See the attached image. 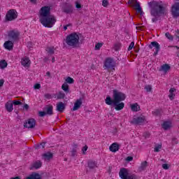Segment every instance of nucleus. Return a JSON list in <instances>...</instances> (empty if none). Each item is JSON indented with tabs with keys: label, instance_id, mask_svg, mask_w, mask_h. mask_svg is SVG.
<instances>
[{
	"label": "nucleus",
	"instance_id": "1",
	"mask_svg": "<svg viewBox=\"0 0 179 179\" xmlns=\"http://www.w3.org/2000/svg\"><path fill=\"white\" fill-rule=\"evenodd\" d=\"M125 100V94L122 92H120L116 90H113V99H111V96H108L105 99V103L108 106H113L115 110L120 111L124 108L125 104L123 102Z\"/></svg>",
	"mask_w": 179,
	"mask_h": 179
},
{
	"label": "nucleus",
	"instance_id": "2",
	"mask_svg": "<svg viewBox=\"0 0 179 179\" xmlns=\"http://www.w3.org/2000/svg\"><path fill=\"white\" fill-rule=\"evenodd\" d=\"M39 13V20L44 27L51 28L55 24L57 19L54 15H51V8L50 7H42Z\"/></svg>",
	"mask_w": 179,
	"mask_h": 179
},
{
	"label": "nucleus",
	"instance_id": "3",
	"mask_svg": "<svg viewBox=\"0 0 179 179\" xmlns=\"http://www.w3.org/2000/svg\"><path fill=\"white\" fill-rule=\"evenodd\" d=\"M148 6L150 8L152 16H162L166 12V8H164L162 1H152L148 2Z\"/></svg>",
	"mask_w": 179,
	"mask_h": 179
},
{
	"label": "nucleus",
	"instance_id": "4",
	"mask_svg": "<svg viewBox=\"0 0 179 179\" xmlns=\"http://www.w3.org/2000/svg\"><path fill=\"white\" fill-rule=\"evenodd\" d=\"M66 43L67 45H69V47H73V48H75V47H78L79 44V35L76 33L71 34L66 37Z\"/></svg>",
	"mask_w": 179,
	"mask_h": 179
},
{
	"label": "nucleus",
	"instance_id": "5",
	"mask_svg": "<svg viewBox=\"0 0 179 179\" xmlns=\"http://www.w3.org/2000/svg\"><path fill=\"white\" fill-rule=\"evenodd\" d=\"M17 11L13 9L10 10L6 15V20H8L9 22H12V20H15V19H17Z\"/></svg>",
	"mask_w": 179,
	"mask_h": 179
},
{
	"label": "nucleus",
	"instance_id": "6",
	"mask_svg": "<svg viewBox=\"0 0 179 179\" xmlns=\"http://www.w3.org/2000/svg\"><path fill=\"white\" fill-rule=\"evenodd\" d=\"M19 36H20V33L16 30L10 31L8 33V38L13 41V43H15V41H17L19 40Z\"/></svg>",
	"mask_w": 179,
	"mask_h": 179
},
{
	"label": "nucleus",
	"instance_id": "7",
	"mask_svg": "<svg viewBox=\"0 0 179 179\" xmlns=\"http://www.w3.org/2000/svg\"><path fill=\"white\" fill-rule=\"evenodd\" d=\"M104 66L106 69L114 68V66H115V62H114V59L111 57L106 58L104 62Z\"/></svg>",
	"mask_w": 179,
	"mask_h": 179
},
{
	"label": "nucleus",
	"instance_id": "8",
	"mask_svg": "<svg viewBox=\"0 0 179 179\" xmlns=\"http://www.w3.org/2000/svg\"><path fill=\"white\" fill-rule=\"evenodd\" d=\"M128 3H131V5H133L136 10H137L138 13L142 15V8H141V4L139 3V2H138L137 0H129L128 1Z\"/></svg>",
	"mask_w": 179,
	"mask_h": 179
},
{
	"label": "nucleus",
	"instance_id": "9",
	"mask_svg": "<svg viewBox=\"0 0 179 179\" xmlns=\"http://www.w3.org/2000/svg\"><path fill=\"white\" fill-rule=\"evenodd\" d=\"M24 128L33 129L36 127V120L34 119H28L24 124Z\"/></svg>",
	"mask_w": 179,
	"mask_h": 179
},
{
	"label": "nucleus",
	"instance_id": "10",
	"mask_svg": "<svg viewBox=\"0 0 179 179\" xmlns=\"http://www.w3.org/2000/svg\"><path fill=\"white\" fill-rule=\"evenodd\" d=\"M171 13H172V16H173V17H179V3H176L172 6Z\"/></svg>",
	"mask_w": 179,
	"mask_h": 179
},
{
	"label": "nucleus",
	"instance_id": "11",
	"mask_svg": "<svg viewBox=\"0 0 179 179\" xmlns=\"http://www.w3.org/2000/svg\"><path fill=\"white\" fill-rule=\"evenodd\" d=\"M145 121V117H134L131 123L136 125H141V124H143Z\"/></svg>",
	"mask_w": 179,
	"mask_h": 179
},
{
	"label": "nucleus",
	"instance_id": "12",
	"mask_svg": "<svg viewBox=\"0 0 179 179\" xmlns=\"http://www.w3.org/2000/svg\"><path fill=\"white\" fill-rule=\"evenodd\" d=\"M149 48L152 49L153 47L155 48V55H157L159 51H160V45L157 41L151 42V44L149 45Z\"/></svg>",
	"mask_w": 179,
	"mask_h": 179
},
{
	"label": "nucleus",
	"instance_id": "13",
	"mask_svg": "<svg viewBox=\"0 0 179 179\" xmlns=\"http://www.w3.org/2000/svg\"><path fill=\"white\" fill-rule=\"evenodd\" d=\"M119 176L122 179H127L128 176H129V173L128 172V169H122L119 172Z\"/></svg>",
	"mask_w": 179,
	"mask_h": 179
},
{
	"label": "nucleus",
	"instance_id": "14",
	"mask_svg": "<svg viewBox=\"0 0 179 179\" xmlns=\"http://www.w3.org/2000/svg\"><path fill=\"white\" fill-rule=\"evenodd\" d=\"M31 64L29 57H24L21 59V65L24 68H29Z\"/></svg>",
	"mask_w": 179,
	"mask_h": 179
},
{
	"label": "nucleus",
	"instance_id": "15",
	"mask_svg": "<svg viewBox=\"0 0 179 179\" xmlns=\"http://www.w3.org/2000/svg\"><path fill=\"white\" fill-rule=\"evenodd\" d=\"M63 12H64V13H67V14L73 13V7L71 4H66L63 8Z\"/></svg>",
	"mask_w": 179,
	"mask_h": 179
},
{
	"label": "nucleus",
	"instance_id": "16",
	"mask_svg": "<svg viewBox=\"0 0 179 179\" xmlns=\"http://www.w3.org/2000/svg\"><path fill=\"white\" fill-rule=\"evenodd\" d=\"M3 47L4 48H6V50H8L9 51H10V50H13V41H6L3 44Z\"/></svg>",
	"mask_w": 179,
	"mask_h": 179
},
{
	"label": "nucleus",
	"instance_id": "17",
	"mask_svg": "<svg viewBox=\"0 0 179 179\" xmlns=\"http://www.w3.org/2000/svg\"><path fill=\"white\" fill-rule=\"evenodd\" d=\"M80 106H82V99H77L74 103V106L72 108V110L76 111V110H79V108H80Z\"/></svg>",
	"mask_w": 179,
	"mask_h": 179
},
{
	"label": "nucleus",
	"instance_id": "18",
	"mask_svg": "<svg viewBox=\"0 0 179 179\" xmlns=\"http://www.w3.org/2000/svg\"><path fill=\"white\" fill-rule=\"evenodd\" d=\"M6 110L8 112V113H12V111H13V103H12V101H8L6 105Z\"/></svg>",
	"mask_w": 179,
	"mask_h": 179
},
{
	"label": "nucleus",
	"instance_id": "19",
	"mask_svg": "<svg viewBox=\"0 0 179 179\" xmlns=\"http://www.w3.org/2000/svg\"><path fill=\"white\" fill-rule=\"evenodd\" d=\"M43 166V163H41L40 161H36L34 162L30 167V170H37L38 169H40Z\"/></svg>",
	"mask_w": 179,
	"mask_h": 179
},
{
	"label": "nucleus",
	"instance_id": "20",
	"mask_svg": "<svg viewBox=\"0 0 179 179\" xmlns=\"http://www.w3.org/2000/svg\"><path fill=\"white\" fill-rule=\"evenodd\" d=\"M64 110H65V103L59 102L57 104V111H59V113H64Z\"/></svg>",
	"mask_w": 179,
	"mask_h": 179
},
{
	"label": "nucleus",
	"instance_id": "21",
	"mask_svg": "<svg viewBox=\"0 0 179 179\" xmlns=\"http://www.w3.org/2000/svg\"><path fill=\"white\" fill-rule=\"evenodd\" d=\"M162 127L163 129H164L165 131H167L170 129L171 127H173V124H171V122L166 121V122H164Z\"/></svg>",
	"mask_w": 179,
	"mask_h": 179
},
{
	"label": "nucleus",
	"instance_id": "22",
	"mask_svg": "<svg viewBox=\"0 0 179 179\" xmlns=\"http://www.w3.org/2000/svg\"><path fill=\"white\" fill-rule=\"evenodd\" d=\"M24 179H42L41 176L37 173H33Z\"/></svg>",
	"mask_w": 179,
	"mask_h": 179
},
{
	"label": "nucleus",
	"instance_id": "23",
	"mask_svg": "<svg viewBox=\"0 0 179 179\" xmlns=\"http://www.w3.org/2000/svg\"><path fill=\"white\" fill-rule=\"evenodd\" d=\"M109 149L110 150V152H118V150L120 149V148H118V144L117 143H113L110 147Z\"/></svg>",
	"mask_w": 179,
	"mask_h": 179
},
{
	"label": "nucleus",
	"instance_id": "24",
	"mask_svg": "<svg viewBox=\"0 0 179 179\" xmlns=\"http://www.w3.org/2000/svg\"><path fill=\"white\" fill-rule=\"evenodd\" d=\"M169 97L170 100H174V97H176V89L171 88L169 90Z\"/></svg>",
	"mask_w": 179,
	"mask_h": 179
},
{
	"label": "nucleus",
	"instance_id": "25",
	"mask_svg": "<svg viewBox=\"0 0 179 179\" xmlns=\"http://www.w3.org/2000/svg\"><path fill=\"white\" fill-rule=\"evenodd\" d=\"M45 51L48 52V55H52L55 52V48L53 46L48 47Z\"/></svg>",
	"mask_w": 179,
	"mask_h": 179
},
{
	"label": "nucleus",
	"instance_id": "26",
	"mask_svg": "<svg viewBox=\"0 0 179 179\" xmlns=\"http://www.w3.org/2000/svg\"><path fill=\"white\" fill-rule=\"evenodd\" d=\"M146 167H148V162H143L138 167V171H144V170H146Z\"/></svg>",
	"mask_w": 179,
	"mask_h": 179
},
{
	"label": "nucleus",
	"instance_id": "27",
	"mask_svg": "<svg viewBox=\"0 0 179 179\" xmlns=\"http://www.w3.org/2000/svg\"><path fill=\"white\" fill-rule=\"evenodd\" d=\"M56 97L58 100L65 99V93H64L62 91H60L56 94Z\"/></svg>",
	"mask_w": 179,
	"mask_h": 179
},
{
	"label": "nucleus",
	"instance_id": "28",
	"mask_svg": "<svg viewBox=\"0 0 179 179\" xmlns=\"http://www.w3.org/2000/svg\"><path fill=\"white\" fill-rule=\"evenodd\" d=\"M88 167L90 169H96V167H97V162L94 161L88 162Z\"/></svg>",
	"mask_w": 179,
	"mask_h": 179
},
{
	"label": "nucleus",
	"instance_id": "29",
	"mask_svg": "<svg viewBox=\"0 0 179 179\" xmlns=\"http://www.w3.org/2000/svg\"><path fill=\"white\" fill-rule=\"evenodd\" d=\"M62 89L64 90V92H65V93H69V85H68V83H64L62 85Z\"/></svg>",
	"mask_w": 179,
	"mask_h": 179
},
{
	"label": "nucleus",
	"instance_id": "30",
	"mask_svg": "<svg viewBox=\"0 0 179 179\" xmlns=\"http://www.w3.org/2000/svg\"><path fill=\"white\" fill-rule=\"evenodd\" d=\"M46 114L48 115H52V106H48L45 108Z\"/></svg>",
	"mask_w": 179,
	"mask_h": 179
},
{
	"label": "nucleus",
	"instance_id": "31",
	"mask_svg": "<svg viewBox=\"0 0 179 179\" xmlns=\"http://www.w3.org/2000/svg\"><path fill=\"white\" fill-rule=\"evenodd\" d=\"M170 69V66L169 64H163L159 71H163L164 72H167Z\"/></svg>",
	"mask_w": 179,
	"mask_h": 179
},
{
	"label": "nucleus",
	"instance_id": "32",
	"mask_svg": "<svg viewBox=\"0 0 179 179\" xmlns=\"http://www.w3.org/2000/svg\"><path fill=\"white\" fill-rule=\"evenodd\" d=\"M43 157L45 160H50V159L52 158V154L50 152H47L43 154Z\"/></svg>",
	"mask_w": 179,
	"mask_h": 179
},
{
	"label": "nucleus",
	"instance_id": "33",
	"mask_svg": "<svg viewBox=\"0 0 179 179\" xmlns=\"http://www.w3.org/2000/svg\"><path fill=\"white\" fill-rule=\"evenodd\" d=\"M8 66V63L5 60H2L0 62V68L1 69H5Z\"/></svg>",
	"mask_w": 179,
	"mask_h": 179
},
{
	"label": "nucleus",
	"instance_id": "34",
	"mask_svg": "<svg viewBox=\"0 0 179 179\" xmlns=\"http://www.w3.org/2000/svg\"><path fill=\"white\" fill-rule=\"evenodd\" d=\"M74 82H75V80H73V78H72L71 77H68L66 79L65 83H69V85H72V83H73Z\"/></svg>",
	"mask_w": 179,
	"mask_h": 179
},
{
	"label": "nucleus",
	"instance_id": "35",
	"mask_svg": "<svg viewBox=\"0 0 179 179\" xmlns=\"http://www.w3.org/2000/svg\"><path fill=\"white\" fill-rule=\"evenodd\" d=\"M131 108L133 111H138V109L139 108V105L137 103H134L131 105Z\"/></svg>",
	"mask_w": 179,
	"mask_h": 179
},
{
	"label": "nucleus",
	"instance_id": "36",
	"mask_svg": "<svg viewBox=\"0 0 179 179\" xmlns=\"http://www.w3.org/2000/svg\"><path fill=\"white\" fill-rule=\"evenodd\" d=\"M76 148H78V145L75 144L74 145V148L71 150V156L75 157L76 156Z\"/></svg>",
	"mask_w": 179,
	"mask_h": 179
},
{
	"label": "nucleus",
	"instance_id": "37",
	"mask_svg": "<svg viewBox=\"0 0 179 179\" xmlns=\"http://www.w3.org/2000/svg\"><path fill=\"white\" fill-rule=\"evenodd\" d=\"M127 179H138V177L135 174H129V176H127Z\"/></svg>",
	"mask_w": 179,
	"mask_h": 179
},
{
	"label": "nucleus",
	"instance_id": "38",
	"mask_svg": "<svg viewBox=\"0 0 179 179\" xmlns=\"http://www.w3.org/2000/svg\"><path fill=\"white\" fill-rule=\"evenodd\" d=\"M165 36L168 40L173 41V36H171V34H170V33H169V32L166 33Z\"/></svg>",
	"mask_w": 179,
	"mask_h": 179
},
{
	"label": "nucleus",
	"instance_id": "39",
	"mask_svg": "<svg viewBox=\"0 0 179 179\" xmlns=\"http://www.w3.org/2000/svg\"><path fill=\"white\" fill-rule=\"evenodd\" d=\"M160 149H162V145H156L154 148V152H160Z\"/></svg>",
	"mask_w": 179,
	"mask_h": 179
},
{
	"label": "nucleus",
	"instance_id": "40",
	"mask_svg": "<svg viewBox=\"0 0 179 179\" xmlns=\"http://www.w3.org/2000/svg\"><path fill=\"white\" fill-rule=\"evenodd\" d=\"M12 103L14 106H22V102L20 101L14 100Z\"/></svg>",
	"mask_w": 179,
	"mask_h": 179
},
{
	"label": "nucleus",
	"instance_id": "41",
	"mask_svg": "<svg viewBox=\"0 0 179 179\" xmlns=\"http://www.w3.org/2000/svg\"><path fill=\"white\" fill-rule=\"evenodd\" d=\"M162 169H164V170H169V169H170V165L167 164H163Z\"/></svg>",
	"mask_w": 179,
	"mask_h": 179
},
{
	"label": "nucleus",
	"instance_id": "42",
	"mask_svg": "<svg viewBox=\"0 0 179 179\" xmlns=\"http://www.w3.org/2000/svg\"><path fill=\"white\" fill-rule=\"evenodd\" d=\"M101 47H103V43H98L95 45V50H100V48H101Z\"/></svg>",
	"mask_w": 179,
	"mask_h": 179
},
{
	"label": "nucleus",
	"instance_id": "43",
	"mask_svg": "<svg viewBox=\"0 0 179 179\" xmlns=\"http://www.w3.org/2000/svg\"><path fill=\"white\" fill-rule=\"evenodd\" d=\"M102 5L104 6V8H107V6H108V1L103 0Z\"/></svg>",
	"mask_w": 179,
	"mask_h": 179
},
{
	"label": "nucleus",
	"instance_id": "44",
	"mask_svg": "<svg viewBox=\"0 0 179 179\" xmlns=\"http://www.w3.org/2000/svg\"><path fill=\"white\" fill-rule=\"evenodd\" d=\"M87 145H85L83 148H82V152H83V155H85L86 154V152L87 150Z\"/></svg>",
	"mask_w": 179,
	"mask_h": 179
},
{
	"label": "nucleus",
	"instance_id": "45",
	"mask_svg": "<svg viewBox=\"0 0 179 179\" xmlns=\"http://www.w3.org/2000/svg\"><path fill=\"white\" fill-rule=\"evenodd\" d=\"M159 17H160V16H154V17L152 19V23H156V22L159 20Z\"/></svg>",
	"mask_w": 179,
	"mask_h": 179
},
{
	"label": "nucleus",
	"instance_id": "46",
	"mask_svg": "<svg viewBox=\"0 0 179 179\" xmlns=\"http://www.w3.org/2000/svg\"><path fill=\"white\" fill-rule=\"evenodd\" d=\"M145 89L146 92H152V85H146Z\"/></svg>",
	"mask_w": 179,
	"mask_h": 179
},
{
	"label": "nucleus",
	"instance_id": "47",
	"mask_svg": "<svg viewBox=\"0 0 179 179\" xmlns=\"http://www.w3.org/2000/svg\"><path fill=\"white\" fill-rule=\"evenodd\" d=\"M134 45H135V43L131 42L128 48L129 51H131V50H132L134 48Z\"/></svg>",
	"mask_w": 179,
	"mask_h": 179
},
{
	"label": "nucleus",
	"instance_id": "48",
	"mask_svg": "<svg viewBox=\"0 0 179 179\" xmlns=\"http://www.w3.org/2000/svg\"><path fill=\"white\" fill-rule=\"evenodd\" d=\"M41 85L37 83V84H35L34 86V89L35 90H37V89H41Z\"/></svg>",
	"mask_w": 179,
	"mask_h": 179
},
{
	"label": "nucleus",
	"instance_id": "49",
	"mask_svg": "<svg viewBox=\"0 0 179 179\" xmlns=\"http://www.w3.org/2000/svg\"><path fill=\"white\" fill-rule=\"evenodd\" d=\"M45 146V143H42L39 145H38V149H41V148L44 149Z\"/></svg>",
	"mask_w": 179,
	"mask_h": 179
},
{
	"label": "nucleus",
	"instance_id": "50",
	"mask_svg": "<svg viewBox=\"0 0 179 179\" xmlns=\"http://www.w3.org/2000/svg\"><path fill=\"white\" fill-rule=\"evenodd\" d=\"M76 8L77 9H80V8H82V5H80V3H79V2L76 1Z\"/></svg>",
	"mask_w": 179,
	"mask_h": 179
},
{
	"label": "nucleus",
	"instance_id": "51",
	"mask_svg": "<svg viewBox=\"0 0 179 179\" xmlns=\"http://www.w3.org/2000/svg\"><path fill=\"white\" fill-rule=\"evenodd\" d=\"M152 114H153L154 115H159L160 114V110H155V111L152 112Z\"/></svg>",
	"mask_w": 179,
	"mask_h": 179
},
{
	"label": "nucleus",
	"instance_id": "52",
	"mask_svg": "<svg viewBox=\"0 0 179 179\" xmlns=\"http://www.w3.org/2000/svg\"><path fill=\"white\" fill-rule=\"evenodd\" d=\"M45 99H48V100H50V99H52V97L51 96V94H45Z\"/></svg>",
	"mask_w": 179,
	"mask_h": 179
},
{
	"label": "nucleus",
	"instance_id": "53",
	"mask_svg": "<svg viewBox=\"0 0 179 179\" xmlns=\"http://www.w3.org/2000/svg\"><path fill=\"white\" fill-rule=\"evenodd\" d=\"M46 114H47V113L44 112V111L39 112L40 117H44Z\"/></svg>",
	"mask_w": 179,
	"mask_h": 179
},
{
	"label": "nucleus",
	"instance_id": "54",
	"mask_svg": "<svg viewBox=\"0 0 179 179\" xmlns=\"http://www.w3.org/2000/svg\"><path fill=\"white\" fill-rule=\"evenodd\" d=\"M126 160L127 162H132V160H134V157H127Z\"/></svg>",
	"mask_w": 179,
	"mask_h": 179
},
{
	"label": "nucleus",
	"instance_id": "55",
	"mask_svg": "<svg viewBox=\"0 0 179 179\" xmlns=\"http://www.w3.org/2000/svg\"><path fill=\"white\" fill-rule=\"evenodd\" d=\"M69 26H71L70 24H67L66 26L64 27V30H67L68 27H69Z\"/></svg>",
	"mask_w": 179,
	"mask_h": 179
},
{
	"label": "nucleus",
	"instance_id": "56",
	"mask_svg": "<svg viewBox=\"0 0 179 179\" xmlns=\"http://www.w3.org/2000/svg\"><path fill=\"white\" fill-rule=\"evenodd\" d=\"M24 108H25V110H29V105L24 104Z\"/></svg>",
	"mask_w": 179,
	"mask_h": 179
},
{
	"label": "nucleus",
	"instance_id": "57",
	"mask_svg": "<svg viewBox=\"0 0 179 179\" xmlns=\"http://www.w3.org/2000/svg\"><path fill=\"white\" fill-rule=\"evenodd\" d=\"M30 2H31V3H37V0H30Z\"/></svg>",
	"mask_w": 179,
	"mask_h": 179
},
{
	"label": "nucleus",
	"instance_id": "58",
	"mask_svg": "<svg viewBox=\"0 0 179 179\" xmlns=\"http://www.w3.org/2000/svg\"><path fill=\"white\" fill-rule=\"evenodd\" d=\"M1 86H3V80H0V87H1Z\"/></svg>",
	"mask_w": 179,
	"mask_h": 179
},
{
	"label": "nucleus",
	"instance_id": "59",
	"mask_svg": "<svg viewBox=\"0 0 179 179\" xmlns=\"http://www.w3.org/2000/svg\"><path fill=\"white\" fill-rule=\"evenodd\" d=\"M46 76H48L49 78L51 76V73H50V71H48L46 73Z\"/></svg>",
	"mask_w": 179,
	"mask_h": 179
},
{
	"label": "nucleus",
	"instance_id": "60",
	"mask_svg": "<svg viewBox=\"0 0 179 179\" xmlns=\"http://www.w3.org/2000/svg\"><path fill=\"white\" fill-rule=\"evenodd\" d=\"M52 63L55 62V57H52Z\"/></svg>",
	"mask_w": 179,
	"mask_h": 179
},
{
	"label": "nucleus",
	"instance_id": "61",
	"mask_svg": "<svg viewBox=\"0 0 179 179\" xmlns=\"http://www.w3.org/2000/svg\"><path fill=\"white\" fill-rule=\"evenodd\" d=\"M146 134H147V135H145V134H144V136H145V138H149V134L146 133Z\"/></svg>",
	"mask_w": 179,
	"mask_h": 179
},
{
	"label": "nucleus",
	"instance_id": "62",
	"mask_svg": "<svg viewBox=\"0 0 179 179\" xmlns=\"http://www.w3.org/2000/svg\"><path fill=\"white\" fill-rule=\"evenodd\" d=\"M117 47V45H115V50H118V48Z\"/></svg>",
	"mask_w": 179,
	"mask_h": 179
},
{
	"label": "nucleus",
	"instance_id": "63",
	"mask_svg": "<svg viewBox=\"0 0 179 179\" xmlns=\"http://www.w3.org/2000/svg\"><path fill=\"white\" fill-rule=\"evenodd\" d=\"M178 65H179V64H178Z\"/></svg>",
	"mask_w": 179,
	"mask_h": 179
}]
</instances>
